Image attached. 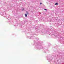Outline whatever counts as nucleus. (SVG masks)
<instances>
[{
  "label": "nucleus",
  "instance_id": "obj_5",
  "mask_svg": "<svg viewBox=\"0 0 64 64\" xmlns=\"http://www.w3.org/2000/svg\"><path fill=\"white\" fill-rule=\"evenodd\" d=\"M40 4H42V3H40Z\"/></svg>",
  "mask_w": 64,
  "mask_h": 64
},
{
  "label": "nucleus",
  "instance_id": "obj_3",
  "mask_svg": "<svg viewBox=\"0 0 64 64\" xmlns=\"http://www.w3.org/2000/svg\"><path fill=\"white\" fill-rule=\"evenodd\" d=\"M26 12L27 13H26L27 14H28V15L29 14V13H28V12Z\"/></svg>",
  "mask_w": 64,
  "mask_h": 64
},
{
  "label": "nucleus",
  "instance_id": "obj_1",
  "mask_svg": "<svg viewBox=\"0 0 64 64\" xmlns=\"http://www.w3.org/2000/svg\"><path fill=\"white\" fill-rule=\"evenodd\" d=\"M25 15L26 17H27V14H25Z\"/></svg>",
  "mask_w": 64,
  "mask_h": 64
},
{
  "label": "nucleus",
  "instance_id": "obj_4",
  "mask_svg": "<svg viewBox=\"0 0 64 64\" xmlns=\"http://www.w3.org/2000/svg\"><path fill=\"white\" fill-rule=\"evenodd\" d=\"M44 10H46V11L47 10L46 9H44Z\"/></svg>",
  "mask_w": 64,
  "mask_h": 64
},
{
  "label": "nucleus",
  "instance_id": "obj_2",
  "mask_svg": "<svg viewBox=\"0 0 64 64\" xmlns=\"http://www.w3.org/2000/svg\"><path fill=\"white\" fill-rule=\"evenodd\" d=\"M58 2H56V3L55 4V5H58Z\"/></svg>",
  "mask_w": 64,
  "mask_h": 64
}]
</instances>
